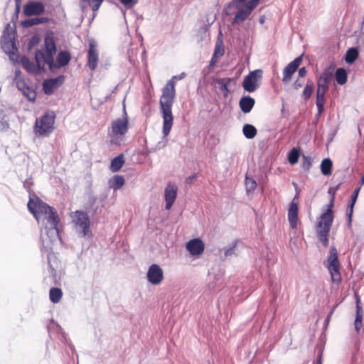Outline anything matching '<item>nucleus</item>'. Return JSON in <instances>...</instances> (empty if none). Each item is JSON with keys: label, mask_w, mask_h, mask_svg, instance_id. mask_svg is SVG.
<instances>
[{"label": "nucleus", "mask_w": 364, "mask_h": 364, "mask_svg": "<svg viewBox=\"0 0 364 364\" xmlns=\"http://www.w3.org/2000/svg\"><path fill=\"white\" fill-rule=\"evenodd\" d=\"M173 76L162 89V95L160 99V109L163 118V134L167 136L171 130L173 124V116L171 107L176 96L175 78Z\"/></svg>", "instance_id": "obj_1"}, {"label": "nucleus", "mask_w": 364, "mask_h": 364, "mask_svg": "<svg viewBox=\"0 0 364 364\" xmlns=\"http://www.w3.org/2000/svg\"><path fill=\"white\" fill-rule=\"evenodd\" d=\"M28 209L38 223L41 220L46 221V228H48L58 232V225L60 219L55 208L36 198V199L30 198Z\"/></svg>", "instance_id": "obj_2"}, {"label": "nucleus", "mask_w": 364, "mask_h": 364, "mask_svg": "<svg viewBox=\"0 0 364 364\" xmlns=\"http://www.w3.org/2000/svg\"><path fill=\"white\" fill-rule=\"evenodd\" d=\"M338 188H331L328 193L331 194V198L329 204L327 205L326 210L318 218L316 223V230L318 240L323 243L324 247L328 245V237L330 230L333 222V211L335 194Z\"/></svg>", "instance_id": "obj_3"}, {"label": "nucleus", "mask_w": 364, "mask_h": 364, "mask_svg": "<svg viewBox=\"0 0 364 364\" xmlns=\"http://www.w3.org/2000/svg\"><path fill=\"white\" fill-rule=\"evenodd\" d=\"M56 53V46L54 39L50 37L45 38L44 47L42 50L36 52L35 58L39 68H42L45 65H48L52 68L54 65L53 55Z\"/></svg>", "instance_id": "obj_4"}, {"label": "nucleus", "mask_w": 364, "mask_h": 364, "mask_svg": "<svg viewBox=\"0 0 364 364\" xmlns=\"http://www.w3.org/2000/svg\"><path fill=\"white\" fill-rule=\"evenodd\" d=\"M325 266L331 274L332 282L339 284L342 280L341 264L338 260L337 250L333 246L329 250V255Z\"/></svg>", "instance_id": "obj_5"}, {"label": "nucleus", "mask_w": 364, "mask_h": 364, "mask_svg": "<svg viewBox=\"0 0 364 364\" xmlns=\"http://www.w3.org/2000/svg\"><path fill=\"white\" fill-rule=\"evenodd\" d=\"M129 129L127 117L118 118L112 122L109 136L112 144H119L122 136L126 134Z\"/></svg>", "instance_id": "obj_6"}, {"label": "nucleus", "mask_w": 364, "mask_h": 364, "mask_svg": "<svg viewBox=\"0 0 364 364\" xmlns=\"http://www.w3.org/2000/svg\"><path fill=\"white\" fill-rule=\"evenodd\" d=\"M73 222L77 230L83 237H92L90 230V220L87 213L77 210L72 215Z\"/></svg>", "instance_id": "obj_7"}, {"label": "nucleus", "mask_w": 364, "mask_h": 364, "mask_svg": "<svg viewBox=\"0 0 364 364\" xmlns=\"http://www.w3.org/2000/svg\"><path fill=\"white\" fill-rule=\"evenodd\" d=\"M246 0H233L229 6L238 8V4L244 3ZM260 0H250L242 8L238 9L234 18V23H239L244 21L251 14L252 11L257 7Z\"/></svg>", "instance_id": "obj_8"}, {"label": "nucleus", "mask_w": 364, "mask_h": 364, "mask_svg": "<svg viewBox=\"0 0 364 364\" xmlns=\"http://www.w3.org/2000/svg\"><path fill=\"white\" fill-rule=\"evenodd\" d=\"M55 116L46 114L40 118H37L34 125V132L38 136H47L54 129Z\"/></svg>", "instance_id": "obj_9"}, {"label": "nucleus", "mask_w": 364, "mask_h": 364, "mask_svg": "<svg viewBox=\"0 0 364 364\" xmlns=\"http://www.w3.org/2000/svg\"><path fill=\"white\" fill-rule=\"evenodd\" d=\"M262 77V70H255L245 77L242 87L248 92H255L259 87L258 80Z\"/></svg>", "instance_id": "obj_10"}, {"label": "nucleus", "mask_w": 364, "mask_h": 364, "mask_svg": "<svg viewBox=\"0 0 364 364\" xmlns=\"http://www.w3.org/2000/svg\"><path fill=\"white\" fill-rule=\"evenodd\" d=\"M302 62V56L296 58L294 60L289 63L283 70L282 82L285 84L289 83L293 75L297 70Z\"/></svg>", "instance_id": "obj_11"}, {"label": "nucleus", "mask_w": 364, "mask_h": 364, "mask_svg": "<svg viewBox=\"0 0 364 364\" xmlns=\"http://www.w3.org/2000/svg\"><path fill=\"white\" fill-rule=\"evenodd\" d=\"M146 277L151 284L158 285L164 280L163 270L159 265L153 264L148 269Z\"/></svg>", "instance_id": "obj_12"}, {"label": "nucleus", "mask_w": 364, "mask_h": 364, "mask_svg": "<svg viewBox=\"0 0 364 364\" xmlns=\"http://www.w3.org/2000/svg\"><path fill=\"white\" fill-rule=\"evenodd\" d=\"M45 11V6L42 2L31 1L23 6V13L26 16H39Z\"/></svg>", "instance_id": "obj_13"}, {"label": "nucleus", "mask_w": 364, "mask_h": 364, "mask_svg": "<svg viewBox=\"0 0 364 364\" xmlns=\"http://www.w3.org/2000/svg\"><path fill=\"white\" fill-rule=\"evenodd\" d=\"M333 77V69H326L317 80V90L327 92Z\"/></svg>", "instance_id": "obj_14"}, {"label": "nucleus", "mask_w": 364, "mask_h": 364, "mask_svg": "<svg viewBox=\"0 0 364 364\" xmlns=\"http://www.w3.org/2000/svg\"><path fill=\"white\" fill-rule=\"evenodd\" d=\"M298 201L299 197L297 196H295L292 201L291 202L288 210V219L289 221L290 226L292 229H296L297 227L299 212Z\"/></svg>", "instance_id": "obj_15"}, {"label": "nucleus", "mask_w": 364, "mask_h": 364, "mask_svg": "<svg viewBox=\"0 0 364 364\" xmlns=\"http://www.w3.org/2000/svg\"><path fill=\"white\" fill-rule=\"evenodd\" d=\"M177 192V186L173 183H168L164 191L166 210H170L172 208L176 199Z\"/></svg>", "instance_id": "obj_16"}, {"label": "nucleus", "mask_w": 364, "mask_h": 364, "mask_svg": "<svg viewBox=\"0 0 364 364\" xmlns=\"http://www.w3.org/2000/svg\"><path fill=\"white\" fill-rule=\"evenodd\" d=\"M16 84L17 88L21 90L24 96L29 101L34 102L36 98V92L29 86H28L23 78L16 76Z\"/></svg>", "instance_id": "obj_17"}, {"label": "nucleus", "mask_w": 364, "mask_h": 364, "mask_svg": "<svg viewBox=\"0 0 364 364\" xmlns=\"http://www.w3.org/2000/svg\"><path fill=\"white\" fill-rule=\"evenodd\" d=\"M65 77L60 75L55 78L46 80L43 83V90L45 94L51 95L64 82Z\"/></svg>", "instance_id": "obj_18"}, {"label": "nucleus", "mask_w": 364, "mask_h": 364, "mask_svg": "<svg viewBox=\"0 0 364 364\" xmlns=\"http://www.w3.org/2000/svg\"><path fill=\"white\" fill-rule=\"evenodd\" d=\"M186 250L192 256L200 255L205 250V245L200 238H194L186 243Z\"/></svg>", "instance_id": "obj_19"}, {"label": "nucleus", "mask_w": 364, "mask_h": 364, "mask_svg": "<svg viewBox=\"0 0 364 364\" xmlns=\"http://www.w3.org/2000/svg\"><path fill=\"white\" fill-rule=\"evenodd\" d=\"M99 61L98 52L96 48V45L94 41L89 43V50L87 55V66L91 70H95L97 66Z\"/></svg>", "instance_id": "obj_20"}, {"label": "nucleus", "mask_w": 364, "mask_h": 364, "mask_svg": "<svg viewBox=\"0 0 364 364\" xmlns=\"http://www.w3.org/2000/svg\"><path fill=\"white\" fill-rule=\"evenodd\" d=\"M355 303H356V311H355V319L354 322L355 329L359 333L360 330L363 326V307L361 306V300L358 294V293H355Z\"/></svg>", "instance_id": "obj_21"}, {"label": "nucleus", "mask_w": 364, "mask_h": 364, "mask_svg": "<svg viewBox=\"0 0 364 364\" xmlns=\"http://www.w3.org/2000/svg\"><path fill=\"white\" fill-rule=\"evenodd\" d=\"M232 81V78L230 77L216 78L215 80V83L219 85V89L223 92L225 98L228 97L230 93L228 86Z\"/></svg>", "instance_id": "obj_22"}, {"label": "nucleus", "mask_w": 364, "mask_h": 364, "mask_svg": "<svg viewBox=\"0 0 364 364\" xmlns=\"http://www.w3.org/2000/svg\"><path fill=\"white\" fill-rule=\"evenodd\" d=\"M255 103V101L252 97L250 96H245L240 99L239 105L241 110L244 113H249L253 108Z\"/></svg>", "instance_id": "obj_23"}, {"label": "nucleus", "mask_w": 364, "mask_h": 364, "mask_svg": "<svg viewBox=\"0 0 364 364\" xmlns=\"http://www.w3.org/2000/svg\"><path fill=\"white\" fill-rule=\"evenodd\" d=\"M71 55L68 51H60L56 58L55 68H60L67 65L70 61Z\"/></svg>", "instance_id": "obj_24"}, {"label": "nucleus", "mask_w": 364, "mask_h": 364, "mask_svg": "<svg viewBox=\"0 0 364 364\" xmlns=\"http://www.w3.org/2000/svg\"><path fill=\"white\" fill-rule=\"evenodd\" d=\"M224 53H225V49H224V46L223 44V41L218 40L216 42L215 46V50H214L213 55L212 56L210 64L211 65L215 64L218 61V58L219 57L223 56L224 55Z\"/></svg>", "instance_id": "obj_25"}, {"label": "nucleus", "mask_w": 364, "mask_h": 364, "mask_svg": "<svg viewBox=\"0 0 364 364\" xmlns=\"http://www.w3.org/2000/svg\"><path fill=\"white\" fill-rule=\"evenodd\" d=\"M124 164V155L119 154L114 157L110 164L109 169L112 172L115 173L119 171Z\"/></svg>", "instance_id": "obj_26"}, {"label": "nucleus", "mask_w": 364, "mask_h": 364, "mask_svg": "<svg viewBox=\"0 0 364 364\" xmlns=\"http://www.w3.org/2000/svg\"><path fill=\"white\" fill-rule=\"evenodd\" d=\"M326 92L317 90L316 91V105L318 109V116H320L323 112L325 104V95Z\"/></svg>", "instance_id": "obj_27"}, {"label": "nucleus", "mask_w": 364, "mask_h": 364, "mask_svg": "<svg viewBox=\"0 0 364 364\" xmlns=\"http://www.w3.org/2000/svg\"><path fill=\"white\" fill-rule=\"evenodd\" d=\"M333 163L328 158L324 159L321 164V171L324 176H329L332 173Z\"/></svg>", "instance_id": "obj_28"}, {"label": "nucleus", "mask_w": 364, "mask_h": 364, "mask_svg": "<svg viewBox=\"0 0 364 364\" xmlns=\"http://www.w3.org/2000/svg\"><path fill=\"white\" fill-rule=\"evenodd\" d=\"M63 296V291L60 288L53 287L50 289V300L54 303H58Z\"/></svg>", "instance_id": "obj_29"}, {"label": "nucleus", "mask_w": 364, "mask_h": 364, "mask_svg": "<svg viewBox=\"0 0 364 364\" xmlns=\"http://www.w3.org/2000/svg\"><path fill=\"white\" fill-rule=\"evenodd\" d=\"M124 178L122 176L116 175L110 180V188L114 190L120 189L124 185Z\"/></svg>", "instance_id": "obj_30"}, {"label": "nucleus", "mask_w": 364, "mask_h": 364, "mask_svg": "<svg viewBox=\"0 0 364 364\" xmlns=\"http://www.w3.org/2000/svg\"><path fill=\"white\" fill-rule=\"evenodd\" d=\"M335 78L338 85H344L348 79L346 70L343 68H338L335 74Z\"/></svg>", "instance_id": "obj_31"}, {"label": "nucleus", "mask_w": 364, "mask_h": 364, "mask_svg": "<svg viewBox=\"0 0 364 364\" xmlns=\"http://www.w3.org/2000/svg\"><path fill=\"white\" fill-rule=\"evenodd\" d=\"M21 63L23 67L28 72V73H36L39 68H36L35 63L31 61L28 58L23 57L21 59Z\"/></svg>", "instance_id": "obj_32"}, {"label": "nucleus", "mask_w": 364, "mask_h": 364, "mask_svg": "<svg viewBox=\"0 0 364 364\" xmlns=\"http://www.w3.org/2000/svg\"><path fill=\"white\" fill-rule=\"evenodd\" d=\"M242 132L247 139H253L257 135V129L252 124H245L242 128Z\"/></svg>", "instance_id": "obj_33"}, {"label": "nucleus", "mask_w": 364, "mask_h": 364, "mask_svg": "<svg viewBox=\"0 0 364 364\" xmlns=\"http://www.w3.org/2000/svg\"><path fill=\"white\" fill-rule=\"evenodd\" d=\"M49 21V18L48 17H36L26 20L23 22V25L25 26H32L40 23H45Z\"/></svg>", "instance_id": "obj_34"}, {"label": "nucleus", "mask_w": 364, "mask_h": 364, "mask_svg": "<svg viewBox=\"0 0 364 364\" xmlns=\"http://www.w3.org/2000/svg\"><path fill=\"white\" fill-rule=\"evenodd\" d=\"M314 89V82L312 80H309L302 92V97L306 101L309 100L311 97Z\"/></svg>", "instance_id": "obj_35"}, {"label": "nucleus", "mask_w": 364, "mask_h": 364, "mask_svg": "<svg viewBox=\"0 0 364 364\" xmlns=\"http://www.w3.org/2000/svg\"><path fill=\"white\" fill-rule=\"evenodd\" d=\"M358 57V52L355 48H350L345 57V60L348 63H353Z\"/></svg>", "instance_id": "obj_36"}, {"label": "nucleus", "mask_w": 364, "mask_h": 364, "mask_svg": "<svg viewBox=\"0 0 364 364\" xmlns=\"http://www.w3.org/2000/svg\"><path fill=\"white\" fill-rule=\"evenodd\" d=\"M299 157V151L296 148H293L288 155V161L291 164L297 163Z\"/></svg>", "instance_id": "obj_37"}, {"label": "nucleus", "mask_w": 364, "mask_h": 364, "mask_svg": "<svg viewBox=\"0 0 364 364\" xmlns=\"http://www.w3.org/2000/svg\"><path fill=\"white\" fill-rule=\"evenodd\" d=\"M245 186L247 192L254 191L257 188V183L255 180L252 178L248 177L246 176L245 177Z\"/></svg>", "instance_id": "obj_38"}, {"label": "nucleus", "mask_w": 364, "mask_h": 364, "mask_svg": "<svg viewBox=\"0 0 364 364\" xmlns=\"http://www.w3.org/2000/svg\"><path fill=\"white\" fill-rule=\"evenodd\" d=\"M356 202V199H354V198H350L349 203H348V209H347V216L348 218V225L350 226L351 225V221H352V215H353V208H354V205H355V203Z\"/></svg>", "instance_id": "obj_39"}, {"label": "nucleus", "mask_w": 364, "mask_h": 364, "mask_svg": "<svg viewBox=\"0 0 364 364\" xmlns=\"http://www.w3.org/2000/svg\"><path fill=\"white\" fill-rule=\"evenodd\" d=\"M356 202V199H354V198H350L349 203H348V209H347V216L348 218V225L350 226L351 225V221H352V215H353V208H354V205H355V203Z\"/></svg>", "instance_id": "obj_40"}, {"label": "nucleus", "mask_w": 364, "mask_h": 364, "mask_svg": "<svg viewBox=\"0 0 364 364\" xmlns=\"http://www.w3.org/2000/svg\"><path fill=\"white\" fill-rule=\"evenodd\" d=\"M312 165L311 158L308 156H302L301 167L305 171H309Z\"/></svg>", "instance_id": "obj_41"}, {"label": "nucleus", "mask_w": 364, "mask_h": 364, "mask_svg": "<svg viewBox=\"0 0 364 364\" xmlns=\"http://www.w3.org/2000/svg\"><path fill=\"white\" fill-rule=\"evenodd\" d=\"M120 2L127 7H132L134 4H136L138 0H119Z\"/></svg>", "instance_id": "obj_42"}, {"label": "nucleus", "mask_w": 364, "mask_h": 364, "mask_svg": "<svg viewBox=\"0 0 364 364\" xmlns=\"http://www.w3.org/2000/svg\"><path fill=\"white\" fill-rule=\"evenodd\" d=\"M303 85H304V82L302 80H301L299 78H298L293 83V87L294 90H298L303 87Z\"/></svg>", "instance_id": "obj_43"}, {"label": "nucleus", "mask_w": 364, "mask_h": 364, "mask_svg": "<svg viewBox=\"0 0 364 364\" xmlns=\"http://www.w3.org/2000/svg\"><path fill=\"white\" fill-rule=\"evenodd\" d=\"M236 247V243H234L232 247H231L230 248H228L227 250H225V255L226 257L228 256H230L232 255V254H234L235 252V248Z\"/></svg>", "instance_id": "obj_44"}, {"label": "nucleus", "mask_w": 364, "mask_h": 364, "mask_svg": "<svg viewBox=\"0 0 364 364\" xmlns=\"http://www.w3.org/2000/svg\"><path fill=\"white\" fill-rule=\"evenodd\" d=\"M306 73H307V70L305 67H302V68H299V77H305Z\"/></svg>", "instance_id": "obj_45"}, {"label": "nucleus", "mask_w": 364, "mask_h": 364, "mask_svg": "<svg viewBox=\"0 0 364 364\" xmlns=\"http://www.w3.org/2000/svg\"><path fill=\"white\" fill-rule=\"evenodd\" d=\"M196 178V174H193L191 176H188L186 178V183L187 184H191L192 183L193 181L195 180Z\"/></svg>", "instance_id": "obj_46"}, {"label": "nucleus", "mask_w": 364, "mask_h": 364, "mask_svg": "<svg viewBox=\"0 0 364 364\" xmlns=\"http://www.w3.org/2000/svg\"><path fill=\"white\" fill-rule=\"evenodd\" d=\"M359 191H360V188H356V189L353 191V193H352L351 198H354V199H356V200H357V198H358V196Z\"/></svg>", "instance_id": "obj_47"}, {"label": "nucleus", "mask_w": 364, "mask_h": 364, "mask_svg": "<svg viewBox=\"0 0 364 364\" xmlns=\"http://www.w3.org/2000/svg\"><path fill=\"white\" fill-rule=\"evenodd\" d=\"M15 3H16V11H18L20 10V8H21V0H15Z\"/></svg>", "instance_id": "obj_48"}, {"label": "nucleus", "mask_w": 364, "mask_h": 364, "mask_svg": "<svg viewBox=\"0 0 364 364\" xmlns=\"http://www.w3.org/2000/svg\"><path fill=\"white\" fill-rule=\"evenodd\" d=\"M183 75H184V73H181V75H179V77H177L176 79H182L183 77Z\"/></svg>", "instance_id": "obj_49"}, {"label": "nucleus", "mask_w": 364, "mask_h": 364, "mask_svg": "<svg viewBox=\"0 0 364 364\" xmlns=\"http://www.w3.org/2000/svg\"><path fill=\"white\" fill-rule=\"evenodd\" d=\"M9 43H10V45L11 46V47H12V48H14V43L13 42H11H11H9Z\"/></svg>", "instance_id": "obj_50"}, {"label": "nucleus", "mask_w": 364, "mask_h": 364, "mask_svg": "<svg viewBox=\"0 0 364 364\" xmlns=\"http://www.w3.org/2000/svg\"><path fill=\"white\" fill-rule=\"evenodd\" d=\"M50 268L52 269V272L55 271V269L52 267V266L50 264Z\"/></svg>", "instance_id": "obj_51"}, {"label": "nucleus", "mask_w": 364, "mask_h": 364, "mask_svg": "<svg viewBox=\"0 0 364 364\" xmlns=\"http://www.w3.org/2000/svg\"><path fill=\"white\" fill-rule=\"evenodd\" d=\"M48 263H49V264L50 263V257H48Z\"/></svg>", "instance_id": "obj_52"}]
</instances>
